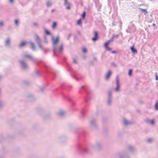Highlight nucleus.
I'll list each match as a JSON object with an SVG mask.
<instances>
[{
  "mask_svg": "<svg viewBox=\"0 0 158 158\" xmlns=\"http://www.w3.org/2000/svg\"><path fill=\"white\" fill-rule=\"evenodd\" d=\"M24 56L30 60L32 61L40 67L44 69V71L41 72L39 70L36 71V75L38 76H41L43 73L52 79H54L56 77V74L50 67L46 65L41 60H38L36 58L30 55L24 54Z\"/></svg>",
  "mask_w": 158,
  "mask_h": 158,
  "instance_id": "1",
  "label": "nucleus"
},
{
  "mask_svg": "<svg viewBox=\"0 0 158 158\" xmlns=\"http://www.w3.org/2000/svg\"><path fill=\"white\" fill-rule=\"evenodd\" d=\"M86 132L83 129L80 130L78 132L76 139L77 148L80 154L89 152L86 139Z\"/></svg>",
  "mask_w": 158,
  "mask_h": 158,
  "instance_id": "2",
  "label": "nucleus"
},
{
  "mask_svg": "<svg viewBox=\"0 0 158 158\" xmlns=\"http://www.w3.org/2000/svg\"><path fill=\"white\" fill-rule=\"evenodd\" d=\"M79 92L80 94H84L85 96L84 97V101L86 103L85 108H82L80 112L81 114L83 117H84L85 113L87 111V108L89 106L88 102V100L91 99L90 95L91 92L90 89L87 86L82 85L79 89Z\"/></svg>",
  "mask_w": 158,
  "mask_h": 158,
  "instance_id": "3",
  "label": "nucleus"
},
{
  "mask_svg": "<svg viewBox=\"0 0 158 158\" xmlns=\"http://www.w3.org/2000/svg\"><path fill=\"white\" fill-rule=\"evenodd\" d=\"M52 40L53 41L52 51L53 53V56L58 57L59 55L57 52L59 54L62 53L63 50V44H61L59 47L57 45V44L59 42L58 36L56 37V39L52 36Z\"/></svg>",
  "mask_w": 158,
  "mask_h": 158,
  "instance_id": "4",
  "label": "nucleus"
},
{
  "mask_svg": "<svg viewBox=\"0 0 158 158\" xmlns=\"http://www.w3.org/2000/svg\"><path fill=\"white\" fill-rule=\"evenodd\" d=\"M68 70L71 72V74L73 78L75 79L76 81H78L81 78L79 77V74L76 71L73 70L71 67L67 64Z\"/></svg>",
  "mask_w": 158,
  "mask_h": 158,
  "instance_id": "5",
  "label": "nucleus"
},
{
  "mask_svg": "<svg viewBox=\"0 0 158 158\" xmlns=\"http://www.w3.org/2000/svg\"><path fill=\"white\" fill-rule=\"evenodd\" d=\"M96 121L97 118H93L89 122V127L92 130H96L98 129V125Z\"/></svg>",
  "mask_w": 158,
  "mask_h": 158,
  "instance_id": "6",
  "label": "nucleus"
},
{
  "mask_svg": "<svg viewBox=\"0 0 158 158\" xmlns=\"http://www.w3.org/2000/svg\"><path fill=\"white\" fill-rule=\"evenodd\" d=\"M91 147L93 149L96 150H99L101 148V143L99 141L96 142L94 144L91 145Z\"/></svg>",
  "mask_w": 158,
  "mask_h": 158,
  "instance_id": "7",
  "label": "nucleus"
},
{
  "mask_svg": "<svg viewBox=\"0 0 158 158\" xmlns=\"http://www.w3.org/2000/svg\"><path fill=\"white\" fill-rule=\"evenodd\" d=\"M61 94L62 95L63 98L67 100L68 101H69L71 103L72 106H74L75 105V103L74 102L72 98L70 97L69 96H67L64 94L63 92L61 93Z\"/></svg>",
  "mask_w": 158,
  "mask_h": 158,
  "instance_id": "8",
  "label": "nucleus"
},
{
  "mask_svg": "<svg viewBox=\"0 0 158 158\" xmlns=\"http://www.w3.org/2000/svg\"><path fill=\"white\" fill-rule=\"evenodd\" d=\"M35 41L38 44L39 48H42V45L41 44L42 40L39 35L37 34H35Z\"/></svg>",
  "mask_w": 158,
  "mask_h": 158,
  "instance_id": "9",
  "label": "nucleus"
},
{
  "mask_svg": "<svg viewBox=\"0 0 158 158\" xmlns=\"http://www.w3.org/2000/svg\"><path fill=\"white\" fill-rule=\"evenodd\" d=\"M60 87L62 89H65L69 91L71 89L72 86L67 84L63 83L61 85Z\"/></svg>",
  "mask_w": 158,
  "mask_h": 158,
  "instance_id": "10",
  "label": "nucleus"
},
{
  "mask_svg": "<svg viewBox=\"0 0 158 158\" xmlns=\"http://www.w3.org/2000/svg\"><path fill=\"white\" fill-rule=\"evenodd\" d=\"M112 92L111 90L108 91V97L107 100V105H110L111 104L112 101Z\"/></svg>",
  "mask_w": 158,
  "mask_h": 158,
  "instance_id": "11",
  "label": "nucleus"
},
{
  "mask_svg": "<svg viewBox=\"0 0 158 158\" xmlns=\"http://www.w3.org/2000/svg\"><path fill=\"white\" fill-rule=\"evenodd\" d=\"M58 141L62 143H64L67 140V138L64 135H60L58 136L57 138Z\"/></svg>",
  "mask_w": 158,
  "mask_h": 158,
  "instance_id": "12",
  "label": "nucleus"
},
{
  "mask_svg": "<svg viewBox=\"0 0 158 158\" xmlns=\"http://www.w3.org/2000/svg\"><path fill=\"white\" fill-rule=\"evenodd\" d=\"M118 157L119 158H130L126 152H124L118 154Z\"/></svg>",
  "mask_w": 158,
  "mask_h": 158,
  "instance_id": "13",
  "label": "nucleus"
},
{
  "mask_svg": "<svg viewBox=\"0 0 158 158\" xmlns=\"http://www.w3.org/2000/svg\"><path fill=\"white\" fill-rule=\"evenodd\" d=\"M116 87L115 89V91L117 92L119 91L120 89V82L119 80L118 76H117L116 77Z\"/></svg>",
  "mask_w": 158,
  "mask_h": 158,
  "instance_id": "14",
  "label": "nucleus"
},
{
  "mask_svg": "<svg viewBox=\"0 0 158 158\" xmlns=\"http://www.w3.org/2000/svg\"><path fill=\"white\" fill-rule=\"evenodd\" d=\"M19 62L20 64L21 67L23 69H26L28 67L27 64L25 62L24 60H19Z\"/></svg>",
  "mask_w": 158,
  "mask_h": 158,
  "instance_id": "15",
  "label": "nucleus"
},
{
  "mask_svg": "<svg viewBox=\"0 0 158 158\" xmlns=\"http://www.w3.org/2000/svg\"><path fill=\"white\" fill-rule=\"evenodd\" d=\"M99 37L98 32L97 31H94V36L92 38V39L94 41H97Z\"/></svg>",
  "mask_w": 158,
  "mask_h": 158,
  "instance_id": "16",
  "label": "nucleus"
},
{
  "mask_svg": "<svg viewBox=\"0 0 158 158\" xmlns=\"http://www.w3.org/2000/svg\"><path fill=\"white\" fill-rule=\"evenodd\" d=\"M10 39L9 37L6 38L5 42V46L7 47H9L10 45Z\"/></svg>",
  "mask_w": 158,
  "mask_h": 158,
  "instance_id": "17",
  "label": "nucleus"
},
{
  "mask_svg": "<svg viewBox=\"0 0 158 158\" xmlns=\"http://www.w3.org/2000/svg\"><path fill=\"white\" fill-rule=\"evenodd\" d=\"M27 98H29L31 101H33L35 99V97L32 94L29 93L27 94Z\"/></svg>",
  "mask_w": 158,
  "mask_h": 158,
  "instance_id": "18",
  "label": "nucleus"
},
{
  "mask_svg": "<svg viewBox=\"0 0 158 158\" xmlns=\"http://www.w3.org/2000/svg\"><path fill=\"white\" fill-rule=\"evenodd\" d=\"M65 114V112L63 110H60L58 112V114L61 117H63Z\"/></svg>",
  "mask_w": 158,
  "mask_h": 158,
  "instance_id": "19",
  "label": "nucleus"
},
{
  "mask_svg": "<svg viewBox=\"0 0 158 158\" xmlns=\"http://www.w3.org/2000/svg\"><path fill=\"white\" fill-rule=\"evenodd\" d=\"M111 71L110 70L108 71L106 74V80L108 79L110 77L111 75Z\"/></svg>",
  "mask_w": 158,
  "mask_h": 158,
  "instance_id": "20",
  "label": "nucleus"
},
{
  "mask_svg": "<svg viewBox=\"0 0 158 158\" xmlns=\"http://www.w3.org/2000/svg\"><path fill=\"white\" fill-rule=\"evenodd\" d=\"M131 50L132 52L134 54L137 53V51L136 49L134 48V45H133L131 48Z\"/></svg>",
  "mask_w": 158,
  "mask_h": 158,
  "instance_id": "21",
  "label": "nucleus"
},
{
  "mask_svg": "<svg viewBox=\"0 0 158 158\" xmlns=\"http://www.w3.org/2000/svg\"><path fill=\"white\" fill-rule=\"evenodd\" d=\"M127 150L129 152L132 153L134 151V148L133 147L129 146L127 147Z\"/></svg>",
  "mask_w": 158,
  "mask_h": 158,
  "instance_id": "22",
  "label": "nucleus"
},
{
  "mask_svg": "<svg viewBox=\"0 0 158 158\" xmlns=\"http://www.w3.org/2000/svg\"><path fill=\"white\" fill-rule=\"evenodd\" d=\"M124 124L125 125H131L132 124V122L128 121L126 119H124L123 121Z\"/></svg>",
  "mask_w": 158,
  "mask_h": 158,
  "instance_id": "23",
  "label": "nucleus"
},
{
  "mask_svg": "<svg viewBox=\"0 0 158 158\" xmlns=\"http://www.w3.org/2000/svg\"><path fill=\"white\" fill-rule=\"evenodd\" d=\"M30 43L31 46V48L33 51H35V47L34 45V43L32 42H30Z\"/></svg>",
  "mask_w": 158,
  "mask_h": 158,
  "instance_id": "24",
  "label": "nucleus"
},
{
  "mask_svg": "<svg viewBox=\"0 0 158 158\" xmlns=\"http://www.w3.org/2000/svg\"><path fill=\"white\" fill-rule=\"evenodd\" d=\"M26 43H27L26 42H22L19 45V47L20 48L23 47L26 45Z\"/></svg>",
  "mask_w": 158,
  "mask_h": 158,
  "instance_id": "25",
  "label": "nucleus"
},
{
  "mask_svg": "<svg viewBox=\"0 0 158 158\" xmlns=\"http://www.w3.org/2000/svg\"><path fill=\"white\" fill-rule=\"evenodd\" d=\"M51 115L49 114H46L44 116V118L45 120L49 119Z\"/></svg>",
  "mask_w": 158,
  "mask_h": 158,
  "instance_id": "26",
  "label": "nucleus"
},
{
  "mask_svg": "<svg viewBox=\"0 0 158 158\" xmlns=\"http://www.w3.org/2000/svg\"><path fill=\"white\" fill-rule=\"evenodd\" d=\"M40 48L44 52L45 54H46L48 51V50L47 49L44 48L42 46V48Z\"/></svg>",
  "mask_w": 158,
  "mask_h": 158,
  "instance_id": "27",
  "label": "nucleus"
},
{
  "mask_svg": "<svg viewBox=\"0 0 158 158\" xmlns=\"http://www.w3.org/2000/svg\"><path fill=\"white\" fill-rule=\"evenodd\" d=\"M155 109L156 110H158V101L156 102V103L154 105Z\"/></svg>",
  "mask_w": 158,
  "mask_h": 158,
  "instance_id": "28",
  "label": "nucleus"
},
{
  "mask_svg": "<svg viewBox=\"0 0 158 158\" xmlns=\"http://www.w3.org/2000/svg\"><path fill=\"white\" fill-rule=\"evenodd\" d=\"M140 9V10L143 12L144 14L145 15H147V14L148 13V12L147 11L146 9H140V8H139Z\"/></svg>",
  "mask_w": 158,
  "mask_h": 158,
  "instance_id": "29",
  "label": "nucleus"
},
{
  "mask_svg": "<svg viewBox=\"0 0 158 158\" xmlns=\"http://www.w3.org/2000/svg\"><path fill=\"white\" fill-rule=\"evenodd\" d=\"M52 3L50 1H47L46 2V5L48 7H51L52 6Z\"/></svg>",
  "mask_w": 158,
  "mask_h": 158,
  "instance_id": "30",
  "label": "nucleus"
},
{
  "mask_svg": "<svg viewBox=\"0 0 158 158\" xmlns=\"http://www.w3.org/2000/svg\"><path fill=\"white\" fill-rule=\"evenodd\" d=\"M44 31L46 35H51V32L48 30L45 29Z\"/></svg>",
  "mask_w": 158,
  "mask_h": 158,
  "instance_id": "31",
  "label": "nucleus"
},
{
  "mask_svg": "<svg viewBox=\"0 0 158 158\" xmlns=\"http://www.w3.org/2000/svg\"><path fill=\"white\" fill-rule=\"evenodd\" d=\"M132 69H130L129 70L128 75L129 76H131L132 75Z\"/></svg>",
  "mask_w": 158,
  "mask_h": 158,
  "instance_id": "32",
  "label": "nucleus"
},
{
  "mask_svg": "<svg viewBox=\"0 0 158 158\" xmlns=\"http://www.w3.org/2000/svg\"><path fill=\"white\" fill-rule=\"evenodd\" d=\"M23 83L25 85H28L30 84L29 82L27 81H23Z\"/></svg>",
  "mask_w": 158,
  "mask_h": 158,
  "instance_id": "33",
  "label": "nucleus"
},
{
  "mask_svg": "<svg viewBox=\"0 0 158 158\" xmlns=\"http://www.w3.org/2000/svg\"><path fill=\"white\" fill-rule=\"evenodd\" d=\"M86 12L85 11H84L83 13L81 15V16L82 17V18L83 19H85L86 15Z\"/></svg>",
  "mask_w": 158,
  "mask_h": 158,
  "instance_id": "34",
  "label": "nucleus"
},
{
  "mask_svg": "<svg viewBox=\"0 0 158 158\" xmlns=\"http://www.w3.org/2000/svg\"><path fill=\"white\" fill-rule=\"evenodd\" d=\"M57 25V23L56 22H54L53 23V24L52 25V28H55L56 26Z\"/></svg>",
  "mask_w": 158,
  "mask_h": 158,
  "instance_id": "35",
  "label": "nucleus"
},
{
  "mask_svg": "<svg viewBox=\"0 0 158 158\" xmlns=\"http://www.w3.org/2000/svg\"><path fill=\"white\" fill-rule=\"evenodd\" d=\"M113 37H114V39H117L119 37V34H114L113 35Z\"/></svg>",
  "mask_w": 158,
  "mask_h": 158,
  "instance_id": "36",
  "label": "nucleus"
},
{
  "mask_svg": "<svg viewBox=\"0 0 158 158\" xmlns=\"http://www.w3.org/2000/svg\"><path fill=\"white\" fill-rule=\"evenodd\" d=\"M77 23L78 25H80L81 24V18L77 20Z\"/></svg>",
  "mask_w": 158,
  "mask_h": 158,
  "instance_id": "37",
  "label": "nucleus"
},
{
  "mask_svg": "<svg viewBox=\"0 0 158 158\" xmlns=\"http://www.w3.org/2000/svg\"><path fill=\"white\" fill-rule=\"evenodd\" d=\"M110 42L108 41L107 42H105L104 44V46L105 48H106V47H108V45L110 43Z\"/></svg>",
  "mask_w": 158,
  "mask_h": 158,
  "instance_id": "38",
  "label": "nucleus"
},
{
  "mask_svg": "<svg viewBox=\"0 0 158 158\" xmlns=\"http://www.w3.org/2000/svg\"><path fill=\"white\" fill-rule=\"evenodd\" d=\"M15 23L16 26H18L19 25V20L16 19L15 20Z\"/></svg>",
  "mask_w": 158,
  "mask_h": 158,
  "instance_id": "39",
  "label": "nucleus"
},
{
  "mask_svg": "<svg viewBox=\"0 0 158 158\" xmlns=\"http://www.w3.org/2000/svg\"><path fill=\"white\" fill-rule=\"evenodd\" d=\"M44 43L46 44H47L48 43V41L46 37L45 36H44Z\"/></svg>",
  "mask_w": 158,
  "mask_h": 158,
  "instance_id": "40",
  "label": "nucleus"
},
{
  "mask_svg": "<svg viewBox=\"0 0 158 158\" xmlns=\"http://www.w3.org/2000/svg\"><path fill=\"white\" fill-rule=\"evenodd\" d=\"M4 104L3 102L2 101L0 100V108L3 107L4 106Z\"/></svg>",
  "mask_w": 158,
  "mask_h": 158,
  "instance_id": "41",
  "label": "nucleus"
},
{
  "mask_svg": "<svg viewBox=\"0 0 158 158\" xmlns=\"http://www.w3.org/2000/svg\"><path fill=\"white\" fill-rule=\"evenodd\" d=\"M106 48H105L106 50L108 51H111L112 50V48H110L109 47H106Z\"/></svg>",
  "mask_w": 158,
  "mask_h": 158,
  "instance_id": "42",
  "label": "nucleus"
},
{
  "mask_svg": "<svg viewBox=\"0 0 158 158\" xmlns=\"http://www.w3.org/2000/svg\"><path fill=\"white\" fill-rule=\"evenodd\" d=\"M45 89V88L44 87L42 86L41 87L40 89V90L41 92H43L44 91V90Z\"/></svg>",
  "mask_w": 158,
  "mask_h": 158,
  "instance_id": "43",
  "label": "nucleus"
},
{
  "mask_svg": "<svg viewBox=\"0 0 158 158\" xmlns=\"http://www.w3.org/2000/svg\"><path fill=\"white\" fill-rule=\"evenodd\" d=\"M64 6H65L66 4H68V5L70 4V3L68 2L67 0H64Z\"/></svg>",
  "mask_w": 158,
  "mask_h": 158,
  "instance_id": "44",
  "label": "nucleus"
},
{
  "mask_svg": "<svg viewBox=\"0 0 158 158\" xmlns=\"http://www.w3.org/2000/svg\"><path fill=\"white\" fill-rule=\"evenodd\" d=\"M152 139L151 138H148L147 140V141L149 143H150L152 142Z\"/></svg>",
  "mask_w": 158,
  "mask_h": 158,
  "instance_id": "45",
  "label": "nucleus"
},
{
  "mask_svg": "<svg viewBox=\"0 0 158 158\" xmlns=\"http://www.w3.org/2000/svg\"><path fill=\"white\" fill-rule=\"evenodd\" d=\"M4 139V138L3 137V136L2 135H0V141H1L3 139Z\"/></svg>",
  "mask_w": 158,
  "mask_h": 158,
  "instance_id": "46",
  "label": "nucleus"
},
{
  "mask_svg": "<svg viewBox=\"0 0 158 158\" xmlns=\"http://www.w3.org/2000/svg\"><path fill=\"white\" fill-rule=\"evenodd\" d=\"M33 25L34 26L36 27H38L39 26V24L36 23H33Z\"/></svg>",
  "mask_w": 158,
  "mask_h": 158,
  "instance_id": "47",
  "label": "nucleus"
},
{
  "mask_svg": "<svg viewBox=\"0 0 158 158\" xmlns=\"http://www.w3.org/2000/svg\"><path fill=\"white\" fill-rule=\"evenodd\" d=\"M82 51L83 52L86 53L87 52V49L85 48H83Z\"/></svg>",
  "mask_w": 158,
  "mask_h": 158,
  "instance_id": "48",
  "label": "nucleus"
},
{
  "mask_svg": "<svg viewBox=\"0 0 158 158\" xmlns=\"http://www.w3.org/2000/svg\"><path fill=\"white\" fill-rule=\"evenodd\" d=\"M70 4L68 5L66 7V9H67L70 10L71 9V7L70 6Z\"/></svg>",
  "mask_w": 158,
  "mask_h": 158,
  "instance_id": "49",
  "label": "nucleus"
},
{
  "mask_svg": "<svg viewBox=\"0 0 158 158\" xmlns=\"http://www.w3.org/2000/svg\"><path fill=\"white\" fill-rule=\"evenodd\" d=\"M4 26L3 22V21L0 22V27H3Z\"/></svg>",
  "mask_w": 158,
  "mask_h": 158,
  "instance_id": "50",
  "label": "nucleus"
},
{
  "mask_svg": "<svg viewBox=\"0 0 158 158\" xmlns=\"http://www.w3.org/2000/svg\"><path fill=\"white\" fill-rule=\"evenodd\" d=\"M150 123L152 124H154V120L153 119H152V120H150Z\"/></svg>",
  "mask_w": 158,
  "mask_h": 158,
  "instance_id": "51",
  "label": "nucleus"
},
{
  "mask_svg": "<svg viewBox=\"0 0 158 158\" xmlns=\"http://www.w3.org/2000/svg\"><path fill=\"white\" fill-rule=\"evenodd\" d=\"M71 33H70L68 36V37L67 38V40H69V39H70V37L71 36Z\"/></svg>",
  "mask_w": 158,
  "mask_h": 158,
  "instance_id": "52",
  "label": "nucleus"
},
{
  "mask_svg": "<svg viewBox=\"0 0 158 158\" xmlns=\"http://www.w3.org/2000/svg\"><path fill=\"white\" fill-rule=\"evenodd\" d=\"M114 39V37L112 36V38L109 40H108L109 42H111L113 41V39Z\"/></svg>",
  "mask_w": 158,
  "mask_h": 158,
  "instance_id": "53",
  "label": "nucleus"
},
{
  "mask_svg": "<svg viewBox=\"0 0 158 158\" xmlns=\"http://www.w3.org/2000/svg\"><path fill=\"white\" fill-rule=\"evenodd\" d=\"M156 80V81L158 80V76H157V73H156L155 74Z\"/></svg>",
  "mask_w": 158,
  "mask_h": 158,
  "instance_id": "54",
  "label": "nucleus"
},
{
  "mask_svg": "<svg viewBox=\"0 0 158 158\" xmlns=\"http://www.w3.org/2000/svg\"><path fill=\"white\" fill-rule=\"evenodd\" d=\"M112 64L115 67H116L117 66V65L114 62H112Z\"/></svg>",
  "mask_w": 158,
  "mask_h": 158,
  "instance_id": "55",
  "label": "nucleus"
},
{
  "mask_svg": "<svg viewBox=\"0 0 158 158\" xmlns=\"http://www.w3.org/2000/svg\"><path fill=\"white\" fill-rule=\"evenodd\" d=\"M89 63L90 65H93V61H90V62H89Z\"/></svg>",
  "mask_w": 158,
  "mask_h": 158,
  "instance_id": "56",
  "label": "nucleus"
},
{
  "mask_svg": "<svg viewBox=\"0 0 158 158\" xmlns=\"http://www.w3.org/2000/svg\"><path fill=\"white\" fill-rule=\"evenodd\" d=\"M117 52L115 51H113L111 52V53L112 54L116 53Z\"/></svg>",
  "mask_w": 158,
  "mask_h": 158,
  "instance_id": "57",
  "label": "nucleus"
},
{
  "mask_svg": "<svg viewBox=\"0 0 158 158\" xmlns=\"http://www.w3.org/2000/svg\"><path fill=\"white\" fill-rule=\"evenodd\" d=\"M73 62L75 63H77V60L75 59H73Z\"/></svg>",
  "mask_w": 158,
  "mask_h": 158,
  "instance_id": "58",
  "label": "nucleus"
},
{
  "mask_svg": "<svg viewBox=\"0 0 158 158\" xmlns=\"http://www.w3.org/2000/svg\"><path fill=\"white\" fill-rule=\"evenodd\" d=\"M77 33L78 35H81V32H80V31H77Z\"/></svg>",
  "mask_w": 158,
  "mask_h": 158,
  "instance_id": "59",
  "label": "nucleus"
},
{
  "mask_svg": "<svg viewBox=\"0 0 158 158\" xmlns=\"http://www.w3.org/2000/svg\"><path fill=\"white\" fill-rule=\"evenodd\" d=\"M150 120L149 119H147L146 120L147 122H150Z\"/></svg>",
  "mask_w": 158,
  "mask_h": 158,
  "instance_id": "60",
  "label": "nucleus"
},
{
  "mask_svg": "<svg viewBox=\"0 0 158 158\" xmlns=\"http://www.w3.org/2000/svg\"><path fill=\"white\" fill-rule=\"evenodd\" d=\"M63 60L64 61H66V58L65 57H64L63 58Z\"/></svg>",
  "mask_w": 158,
  "mask_h": 158,
  "instance_id": "61",
  "label": "nucleus"
},
{
  "mask_svg": "<svg viewBox=\"0 0 158 158\" xmlns=\"http://www.w3.org/2000/svg\"><path fill=\"white\" fill-rule=\"evenodd\" d=\"M55 11V9H52L51 10V12L52 13H53Z\"/></svg>",
  "mask_w": 158,
  "mask_h": 158,
  "instance_id": "62",
  "label": "nucleus"
},
{
  "mask_svg": "<svg viewBox=\"0 0 158 158\" xmlns=\"http://www.w3.org/2000/svg\"><path fill=\"white\" fill-rule=\"evenodd\" d=\"M13 1L14 0H10V2L11 3L13 2Z\"/></svg>",
  "mask_w": 158,
  "mask_h": 158,
  "instance_id": "63",
  "label": "nucleus"
},
{
  "mask_svg": "<svg viewBox=\"0 0 158 158\" xmlns=\"http://www.w3.org/2000/svg\"><path fill=\"white\" fill-rule=\"evenodd\" d=\"M94 60H95L96 61L97 60V58L95 57L94 58Z\"/></svg>",
  "mask_w": 158,
  "mask_h": 158,
  "instance_id": "64",
  "label": "nucleus"
}]
</instances>
